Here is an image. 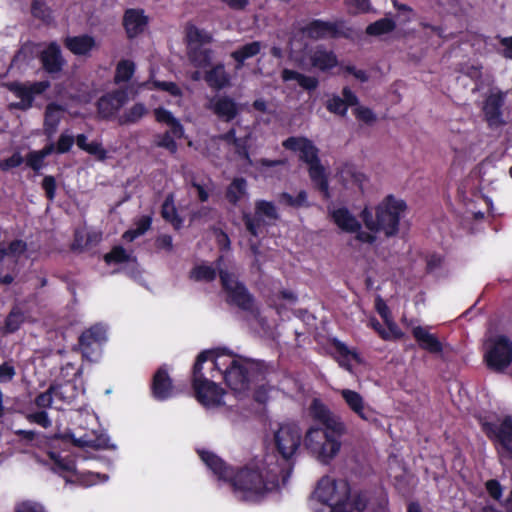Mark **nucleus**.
Instances as JSON below:
<instances>
[{"instance_id":"nucleus-1","label":"nucleus","mask_w":512,"mask_h":512,"mask_svg":"<svg viewBox=\"0 0 512 512\" xmlns=\"http://www.w3.org/2000/svg\"><path fill=\"white\" fill-rule=\"evenodd\" d=\"M273 444L282 457L275 454L256 456L234 472L214 453L199 450V456L218 480L228 482L235 497L241 501L258 502L284 485L291 475L293 461L300 451L303 432L295 421L277 423L271 428Z\"/></svg>"},{"instance_id":"nucleus-2","label":"nucleus","mask_w":512,"mask_h":512,"mask_svg":"<svg viewBox=\"0 0 512 512\" xmlns=\"http://www.w3.org/2000/svg\"><path fill=\"white\" fill-rule=\"evenodd\" d=\"M212 364L211 377H222L234 392L235 397L242 399L250 390L251 383L262 381L258 363L235 355L226 350H210L202 352L193 368V385L198 401L207 408L224 404V391L215 382L202 374V365Z\"/></svg>"},{"instance_id":"nucleus-3","label":"nucleus","mask_w":512,"mask_h":512,"mask_svg":"<svg viewBox=\"0 0 512 512\" xmlns=\"http://www.w3.org/2000/svg\"><path fill=\"white\" fill-rule=\"evenodd\" d=\"M366 505L364 495L352 492L347 481L331 476L318 481L308 500L312 512H363Z\"/></svg>"},{"instance_id":"nucleus-4","label":"nucleus","mask_w":512,"mask_h":512,"mask_svg":"<svg viewBox=\"0 0 512 512\" xmlns=\"http://www.w3.org/2000/svg\"><path fill=\"white\" fill-rule=\"evenodd\" d=\"M406 210V203L392 195L385 197L376 207V215L365 208L361 217L370 232L382 231L386 236H393L399 230V223Z\"/></svg>"},{"instance_id":"nucleus-5","label":"nucleus","mask_w":512,"mask_h":512,"mask_svg":"<svg viewBox=\"0 0 512 512\" xmlns=\"http://www.w3.org/2000/svg\"><path fill=\"white\" fill-rule=\"evenodd\" d=\"M283 147L297 153L302 161L308 165L311 181L321 191L323 197L330 198L329 185L325 168L318 158V149L306 137H289L282 143Z\"/></svg>"},{"instance_id":"nucleus-6","label":"nucleus","mask_w":512,"mask_h":512,"mask_svg":"<svg viewBox=\"0 0 512 512\" xmlns=\"http://www.w3.org/2000/svg\"><path fill=\"white\" fill-rule=\"evenodd\" d=\"M346 430L345 427L342 432L337 433L330 428L313 425L305 433L304 445L318 461L327 464L340 452L341 437Z\"/></svg>"},{"instance_id":"nucleus-7","label":"nucleus","mask_w":512,"mask_h":512,"mask_svg":"<svg viewBox=\"0 0 512 512\" xmlns=\"http://www.w3.org/2000/svg\"><path fill=\"white\" fill-rule=\"evenodd\" d=\"M51 469L62 476L67 482L79 483L83 486H92L105 482L108 477L99 473H80L75 466L74 459L69 454L49 453Z\"/></svg>"},{"instance_id":"nucleus-8","label":"nucleus","mask_w":512,"mask_h":512,"mask_svg":"<svg viewBox=\"0 0 512 512\" xmlns=\"http://www.w3.org/2000/svg\"><path fill=\"white\" fill-rule=\"evenodd\" d=\"M217 269L228 301L237 305L243 310L253 308V298L247 289L241 284L232 272L233 266L223 256L217 260Z\"/></svg>"},{"instance_id":"nucleus-9","label":"nucleus","mask_w":512,"mask_h":512,"mask_svg":"<svg viewBox=\"0 0 512 512\" xmlns=\"http://www.w3.org/2000/svg\"><path fill=\"white\" fill-rule=\"evenodd\" d=\"M479 420L488 437L495 442L500 461L512 463V417L506 416L497 423L484 418Z\"/></svg>"},{"instance_id":"nucleus-10","label":"nucleus","mask_w":512,"mask_h":512,"mask_svg":"<svg viewBox=\"0 0 512 512\" xmlns=\"http://www.w3.org/2000/svg\"><path fill=\"white\" fill-rule=\"evenodd\" d=\"M484 360L490 369L504 371L512 363V341L504 335L488 337L484 342Z\"/></svg>"},{"instance_id":"nucleus-11","label":"nucleus","mask_w":512,"mask_h":512,"mask_svg":"<svg viewBox=\"0 0 512 512\" xmlns=\"http://www.w3.org/2000/svg\"><path fill=\"white\" fill-rule=\"evenodd\" d=\"M186 38L189 60L194 67L198 69L208 67L212 59L211 50L207 47L212 40L211 34L194 25H189L186 29Z\"/></svg>"},{"instance_id":"nucleus-12","label":"nucleus","mask_w":512,"mask_h":512,"mask_svg":"<svg viewBox=\"0 0 512 512\" xmlns=\"http://www.w3.org/2000/svg\"><path fill=\"white\" fill-rule=\"evenodd\" d=\"M154 116L158 123L166 125L168 130L157 137L156 145L165 148L170 153H176L178 145L176 139L184 137V127L180 120L169 110L159 107L154 110Z\"/></svg>"},{"instance_id":"nucleus-13","label":"nucleus","mask_w":512,"mask_h":512,"mask_svg":"<svg viewBox=\"0 0 512 512\" xmlns=\"http://www.w3.org/2000/svg\"><path fill=\"white\" fill-rule=\"evenodd\" d=\"M278 218L277 210L272 202L259 200L255 204V214H243V220L247 231L253 237H260L264 234L269 221Z\"/></svg>"},{"instance_id":"nucleus-14","label":"nucleus","mask_w":512,"mask_h":512,"mask_svg":"<svg viewBox=\"0 0 512 512\" xmlns=\"http://www.w3.org/2000/svg\"><path fill=\"white\" fill-rule=\"evenodd\" d=\"M334 223L348 233H356V239L362 243L371 244L375 241V235L371 232L360 231L361 225L347 208L340 207L330 211Z\"/></svg>"},{"instance_id":"nucleus-15","label":"nucleus","mask_w":512,"mask_h":512,"mask_svg":"<svg viewBox=\"0 0 512 512\" xmlns=\"http://www.w3.org/2000/svg\"><path fill=\"white\" fill-rule=\"evenodd\" d=\"M107 339V329L104 325L97 324L85 331L79 339L83 356L89 360H95L100 354V348Z\"/></svg>"},{"instance_id":"nucleus-16","label":"nucleus","mask_w":512,"mask_h":512,"mask_svg":"<svg viewBox=\"0 0 512 512\" xmlns=\"http://www.w3.org/2000/svg\"><path fill=\"white\" fill-rule=\"evenodd\" d=\"M87 421L92 425L84 434H71L73 443L79 447L109 448V437L99 432L95 426L97 425V417L95 414L86 413Z\"/></svg>"},{"instance_id":"nucleus-17","label":"nucleus","mask_w":512,"mask_h":512,"mask_svg":"<svg viewBox=\"0 0 512 512\" xmlns=\"http://www.w3.org/2000/svg\"><path fill=\"white\" fill-rule=\"evenodd\" d=\"M505 94L496 87L488 90L483 102L482 110L490 127H498L503 124L502 106Z\"/></svg>"},{"instance_id":"nucleus-18","label":"nucleus","mask_w":512,"mask_h":512,"mask_svg":"<svg viewBox=\"0 0 512 512\" xmlns=\"http://www.w3.org/2000/svg\"><path fill=\"white\" fill-rule=\"evenodd\" d=\"M310 414L317 420L321 426L332 429L340 433L345 429V423L339 415L334 414L325 404L320 400L314 399L310 405Z\"/></svg>"},{"instance_id":"nucleus-19","label":"nucleus","mask_w":512,"mask_h":512,"mask_svg":"<svg viewBox=\"0 0 512 512\" xmlns=\"http://www.w3.org/2000/svg\"><path fill=\"white\" fill-rule=\"evenodd\" d=\"M49 87L47 81L35 82L30 85H23L19 83L11 84L10 89L15 94L19 101L12 103L11 106L18 109H28L31 107L34 100V95L41 94Z\"/></svg>"},{"instance_id":"nucleus-20","label":"nucleus","mask_w":512,"mask_h":512,"mask_svg":"<svg viewBox=\"0 0 512 512\" xmlns=\"http://www.w3.org/2000/svg\"><path fill=\"white\" fill-rule=\"evenodd\" d=\"M338 393L344 400L346 406L355 415L364 421H371L373 419V411L365 402L364 397L357 391L352 389H340Z\"/></svg>"},{"instance_id":"nucleus-21","label":"nucleus","mask_w":512,"mask_h":512,"mask_svg":"<svg viewBox=\"0 0 512 512\" xmlns=\"http://www.w3.org/2000/svg\"><path fill=\"white\" fill-rule=\"evenodd\" d=\"M26 243L14 240L8 246L0 248V265L13 270L24 258H28Z\"/></svg>"},{"instance_id":"nucleus-22","label":"nucleus","mask_w":512,"mask_h":512,"mask_svg":"<svg viewBox=\"0 0 512 512\" xmlns=\"http://www.w3.org/2000/svg\"><path fill=\"white\" fill-rule=\"evenodd\" d=\"M69 371H72V375L74 377L73 381L67 380L65 383L51 386V391H53L55 398L63 400L64 402H71L79 393L75 385V380L80 375V370L71 364H68L62 369V372H65L66 375L69 374Z\"/></svg>"},{"instance_id":"nucleus-23","label":"nucleus","mask_w":512,"mask_h":512,"mask_svg":"<svg viewBox=\"0 0 512 512\" xmlns=\"http://www.w3.org/2000/svg\"><path fill=\"white\" fill-rule=\"evenodd\" d=\"M127 100V92L123 90L107 94L98 101L99 114L104 118L111 117L120 110Z\"/></svg>"},{"instance_id":"nucleus-24","label":"nucleus","mask_w":512,"mask_h":512,"mask_svg":"<svg viewBox=\"0 0 512 512\" xmlns=\"http://www.w3.org/2000/svg\"><path fill=\"white\" fill-rule=\"evenodd\" d=\"M152 393L158 400H166L176 394L165 366L160 367L153 377Z\"/></svg>"},{"instance_id":"nucleus-25","label":"nucleus","mask_w":512,"mask_h":512,"mask_svg":"<svg viewBox=\"0 0 512 512\" xmlns=\"http://www.w3.org/2000/svg\"><path fill=\"white\" fill-rule=\"evenodd\" d=\"M412 334L419 346L433 354H440L443 351V345L438 338L430 332L429 327L415 326Z\"/></svg>"},{"instance_id":"nucleus-26","label":"nucleus","mask_w":512,"mask_h":512,"mask_svg":"<svg viewBox=\"0 0 512 512\" xmlns=\"http://www.w3.org/2000/svg\"><path fill=\"white\" fill-rule=\"evenodd\" d=\"M105 261L116 264H124V269L134 279L138 277V271H136V259L129 253H127L122 247H115L110 253L106 254Z\"/></svg>"},{"instance_id":"nucleus-27","label":"nucleus","mask_w":512,"mask_h":512,"mask_svg":"<svg viewBox=\"0 0 512 512\" xmlns=\"http://www.w3.org/2000/svg\"><path fill=\"white\" fill-rule=\"evenodd\" d=\"M147 25V17L142 10L129 9L124 15V27L130 38L142 33Z\"/></svg>"},{"instance_id":"nucleus-28","label":"nucleus","mask_w":512,"mask_h":512,"mask_svg":"<svg viewBox=\"0 0 512 512\" xmlns=\"http://www.w3.org/2000/svg\"><path fill=\"white\" fill-rule=\"evenodd\" d=\"M375 307L379 315L384 320L386 326H388V331H381V337L385 340L401 338L403 333L392 320L389 308L386 303L381 298H377Z\"/></svg>"},{"instance_id":"nucleus-29","label":"nucleus","mask_w":512,"mask_h":512,"mask_svg":"<svg viewBox=\"0 0 512 512\" xmlns=\"http://www.w3.org/2000/svg\"><path fill=\"white\" fill-rule=\"evenodd\" d=\"M65 45L73 54L86 56L96 47V41L90 35H79L67 37Z\"/></svg>"},{"instance_id":"nucleus-30","label":"nucleus","mask_w":512,"mask_h":512,"mask_svg":"<svg viewBox=\"0 0 512 512\" xmlns=\"http://www.w3.org/2000/svg\"><path fill=\"white\" fill-rule=\"evenodd\" d=\"M358 103L357 96L349 89H343V99L339 96H333L327 102V109L335 114L346 115L348 106H354Z\"/></svg>"},{"instance_id":"nucleus-31","label":"nucleus","mask_w":512,"mask_h":512,"mask_svg":"<svg viewBox=\"0 0 512 512\" xmlns=\"http://www.w3.org/2000/svg\"><path fill=\"white\" fill-rule=\"evenodd\" d=\"M338 177L342 184L348 189L358 188L362 190L367 180L366 175L356 170L352 165L343 166L338 173Z\"/></svg>"},{"instance_id":"nucleus-32","label":"nucleus","mask_w":512,"mask_h":512,"mask_svg":"<svg viewBox=\"0 0 512 512\" xmlns=\"http://www.w3.org/2000/svg\"><path fill=\"white\" fill-rule=\"evenodd\" d=\"M304 32L311 38L319 39L336 36L339 30L335 23L314 20L306 26Z\"/></svg>"},{"instance_id":"nucleus-33","label":"nucleus","mask_w":512,"mask_h":512,"mask_svg":"<svg viewBox=\"0 0 512 512\" xmlns=\"http://www.w3.org/2000/svg\"><path fill=\"white\" fill-rule=\"evenodd\" d=\"M44 68L50 72H58L61 70L64 60L61 56L60 48L57 44L51 43L41 55Z\"/></svg>"},{"instance_id":"nucleus-34","label":"nucleus","mask_w":512,"mask_h":512,"mask_svg":"<svg viewBox=\"0 0 512 512\" xmlns=\"http://www.w3.org/2000/svg\"><path fill=\"white\" fill-rule=\"evenodd\" d=\"M210 108L218 117L226 121L233 119L238 112L237 104L228 97H219L211 100Z\"/></svg>"},{"instance_id":"nucleus-35","label":"nucleus","mask_w":512,"mask_h":512,"mask_svg":"<svg viewBox=\"0 0 512 512\" xmlns=\"http://www.w3.org/2000/svg\"><path fill=\"white\" fill-rule=\"evenodd\" d=\"M310 61L313 67L325 71L337 65V58L333 52L317 47L310 54Z\"/></svg>"},{"instance_id":"nucleus-36","label":"nucleus","mask_w":512,"mask_h":512,"mask_svg":"<svg viewBox=\"0 0 512 512\" xmlns=\"http://www.w3.org/2000/svg\"><path fill=\"white\" fill-rule=\"evenodd\" d=\"M64 112L65 110L57 104L52 103L47 106L44 119V131L46 135L51 137L56 133Z\"/></svg>"},{"instance_id":"nucleus-37","label":"nucleus","mask_w":512,"mask_h":512,"mask_svg":"<svg viewBox=\"0 0 512 512\" xmlns=\"http://www.w3.org/2000/svg\"><path fill=\"white\" fill-rule=\"evenodd\" d=\"M282 79L284 82H294L296 85L306 90L315 89L318 84L315 77L306 76L290 69H284L282 71Z\"/></svg>"},{"instance_id":"nucleus-38","label":"nucleus","mask_w":512,"mask_h":512,"mask_svg":"<svg viewBox=\"0 0 512 512\" xmlns=\"http://www.w3.org/2000/svg\"><path fill=\"white\" fill-rule=\"evenodd\" d=\"M247 197L248 193L246 180L243 178H235L226 190L227 200L231 204L237 205L240 201L246 199Z\"/></svg>"},{"instance_id":"nucleus-39","label":"nucleus","mask_w":512,"mask_h":512,"mask_svg":"<svg viewBox=\"0 0 512 512\" xmlns=\"http://www.w3.org/2000/svg\"><path fill=\"white\" fill-rule=\"evenodd\" d=\"M334 347L337 353L339 364L347 370L351 371V365L353 362H361L358 353L355 350H350L344 343L335 341Z\"/></svg>"},{"instance_id":"nucleus-40","label":"nucleus","mask_w":512,"mask_h":512,"mask_svg":"<svg viewBox=\"0 0 512 512\" xmlns=\"http://www.w3.org/2000/svg\"><path fill=\"white\" fill-rule=\"evenodd\" d=\"M205 80L210 87L222 89L229 84L230 77L226 73L223 65H217L207 72Z\"/></svg>"},{"instance_id":"nucleus-41","label":"nucleus","mask_w":512,"mask_h":512,"mask_svg":"<svg viewBox=\"0 0 512 512\" xmlns=\"http://www.w3.org/2000/svg\"><path fill=\"white\" fill-rule=\"evenodd\" d=\"M261 47H262L261 43L258 41H255V42L245 44L241 48L235 50L232 53V57L237 62L236 68L239 69L243 65V63L246 59L257 55L260 52Z\"/></svg>"},{"instance_id":"nucleus-42","label":"nucleus","mask_w":512,"mask_h":512,"mask_svg":"<svg viewBox=\"0 0 512 512\" xmlns=\"http://www.w3.org/2000/svg\"><path fill=\"white\" fill-rule=\"evenodd\" d=\"M55 149L54 144H49L39 151H32L27 155L26 163L33 170H40L43 167L44 159Z\"/></svg>"},{"instance_id":"nucleus-43","label":"nucleus","mask_w":512,"mask_h":512,"mask_svg":"<svg viewBox=\"0 0 512 512\" xmlns=\"http://www.w3.org/2000/svg\"><path fill=\"white\" fill-rule=\"evenodd\" d=\"M162 216L169 221L175 229H180L183 226V219L177 215L172 195H169L162 205Z\"/></svg>"},{"instance_id":"nucleus-44","label":"nucleus","mask_w":512,"mask_h":512,"mask_svg":"<svg viewBox=\"0 0 512 512\" xmlns=\"http://www.w3.org/2000/svg\"><path fill=\"white\" fill-rule=\"evenodd\" d=\"M142 86L146 87L148 89L156 88V89L162 90L164 92H167L169 95H171L172 97L177 99V101H176L177 104H180V102H181L182 91L178 87V85L173 82L156 81L155 80V81L144 83Z\"/></svg>"},{"instance_id":"nucleus-45","label":"nucleus","mask_w":512,"mask_h":512,"mask_svg":"<svg viewBox=\"0 0 512 512\" xmlns=\"http://www.w3.org/2000/svg\"><path fill=\"white\" fill-rule=\"evenodd\" d=\"M151 225V218L148 216H142L135 222V227L126 231L123 234V238L126 241H133L137 237L143 235Z\"/></svg>"},{"instance_id":"nucleus-46","label":"nucleus","mask_w":512,"mask_h":512,"mask_svg":"<svg viewBox=\"0 0 512 512\" xmlns=\"http://www.w3.org/2000/svg\"><path fill=\"white\" fill-rule=\"evenodd\" d=\"M135 72V64L130 60H122L118 63L115 73V82H127Z\"/></svg>"},{"instance_id":"nucleus-47","label":"nucleus","mask_w":512,"mask_h":512,"mask_svg":"<svg viewBox=\"0 0 512 512\" xmlns=\"http://www.w3.org/2000/svg\"><path fill=\"white\" fill-rule=\"evenodd\" d=\"M394 28H395V23L393 20H391L389 18H383V19H380V20L370 24L367 27L366 32L369 35L380 36V35H383V34H386L390 31H392Z\"/></svg>"},{"instance_id":"nucleus-48","label":"nucleus","mask_w":512,"mask_h":512,"mask_svg":"<svg viewBox=\"0 0 512 512\" xmlns=\"http://www.w3.org/2000/svg\"><path fill=\"white\" fill-rule=\"evenodd\" d=\"M216 276V271L211 265L201 264L191 271L190 277L196 281H212Z\"/></svg>"},{"instance_id":"nucleus-49","label":"nucleus","mask_w":512,"mask_h":512,"mask_svg":"<svg viewBox=\"0 0 512 512\" xmlns=\"http://www.w3.org/2000/svg\"><path fill=\"white\" fill-rule=\"evenodd\" d=\"M146 111L143 104L137 103L120 117V123H135L146 114Z\"/></svg>"},{"instance_id":"nucleus-50","label":"nucleus","mask_w":512,"mask_h":512,"mask_svg":"<svg viewBox=\"0 0 512 512\" xmlns=\"http://www.w3.org/2000/svg\"><path fill=\"white\" fill-rule=\"evenodd\" d=\"M279 203L285 206L301 207L307 204V193L300 191L296 197L288 193H283L279 196Z\"/></svg>"},{"instance_id":"nucleus-51","label":"nucleus","mask_w":512,"mask_h":512,"mask_svg":"<svg viewBox=\"0 0 512 512\" xmlns=\"http://www.w3.org/2000/svg\"><path fill=\"white\" fill-rule=\"evenodd\" d=\"M24 321V315L17 309L14 308L8 315L5 321L6 332L12 333L19 329L20 325Z\"/></svg>"},{"instance_id":"nucleus-52","label":"nucleus","mask_w":512,"mask_h":512,"mask_svg":"<svg viewBox=\"0 0 512 512\" xmlns=\"http://www.w3.org/2000/svg\"><path fill=\"white\" fill-rule=\"evenodd\" d=\"M97 237V234L91 235L83 229L77 230L75 233L73 247L76 249H83L90 245L93 241H97Z\"/></svg>"},{"instance_id":"nucleus-53","label":"nucleus","mask_w":512,"mask_h":512,"mask_svg":"<svg viewBox=\"0 0 512 512\" xmlns=\"http://www.w3.org/2000/svg\"><path fill=\"white\" fill-rule=\"evenodd\" d=\"M243 154H244L245 158L247 159V161L249 162V164L255 166L256 169L261 174H265L267 169L270 167L285 164L284 160H268V159H261L255 163H253L251 161V159L249 158L247 151H244Z\"/></svg>"},{"instance_id":"nucleus-54","label":"nucleus","mask_w":512,"mask_h":512,"mask_svg":"<svg viewBox=\"0 0 512 512\" xmlns=\"http://www.w3.org/2000/svg\"><path fill=\"white\" fill-rule=\"evenodd\" d=\"M192 188L195 190V193L200 201L205 202L209 199V193L213 189V184L210 180L204 183L192 182Z\"/></svg>"},{"instance_id":"nucleus-55","label":"nucleus","mask_w":512,"mask_h":512,"mask_svg":"<svg viewBox=\"0 0 512 512\" xmlns=\"http://www.w3.org/2000/svg\"><path fill=\"white\" fill-rule=\"evenodd\" d=\"M345 3L351 14L367 12L370 9L369 0H345Z\"/></svg>"},{"instance_id":"nucleus-56","label":"nucleus","mask_w":512,"mask_h":512,"mask_svg":"<svg viewBox=\"0 0 512 512\" xmlns=\"http://www.w3.org/2000/svg\"><path fill=\"white\" fill-rule=\"evenodd\" d=\"M74 141V137L71 133L63 132L58 139L56 151L58 153L68 152L71 149Z\"/></svg>"},{"instance_id":"nucleus-57","label":"nucleus","mask_w":512,"mask_h":512,"mask_svg":"<svg viewBox=\"0 0 512 512\" xmlns=\"http://www.w3.org/2000/svg\"><path fill=\"white\" fill-rule=\"evenodd\" d=\"M22 162L23 158L20 153H14L11 157L0 162V169L3 171H9L20 166Z\"/></svg>"},{"instance_id":"nucleus-58","label":"nucleus","mask_w":512,"mask_h":512,"mask_svg":"<svg viewBox=\"0 0 512 512\" xmlns=\"http://www.w3.org/2000/svg\"><path fill=\"white\" fill-rule=\"evenodd\" d=\"M85 152L89 153L90 155L95 156L96 158L100 160H104L106 158V151L102 147L101 143L98 141H92L88 144L87 147H85Z\"/></svg>"},{"instance_id":"nucleus-59","label":"nucleus","mask_w":512,"mask_h":512,"mask_svg":"<svg viewBox=\"0 0 512 512\" xmlns=\"http://www.w3.org/2000/svg\"><path fill=\"white\" fill-rule=\"evenodd\" d=\"M486 490L489 495L495 500H500L503 494V489L497 480H489L486 482Z\"/></svg>"},{"instance_id":"nucleus-60","label":"nucleus","mask_w":512,"mask_h":512,"mask_svg":"<svg viewBox=\"0 0 512 512\" xmlns=\"http://www.w3.org/2000/svg\"><path fill=\"white\" fill-rule=\"evenodd\" d=\"M354 113L358 120L365 123H371L375 120V115L369 108L358 106L355 108Z\"/></svg>"},{"instance_id":"nucleus-61","label":"nucleus","mask_w":512,"mask_h":512,"mask_svg":"<svg viewBox=\"0 0 512 512\" xmlns=\"http://www.w3.org/2000/svg\"><path fill=\"white\" fill-rule=\"evenodd\" d=\"M54 397L53 391L50 388L48 391L37 396L35 403L39 408H48L52 405Z\"/></svg>"},{"instance_id":"nucleus-62","label":"nucleus","mask_w":512,"mask_h":512,"mask_svg":"<svg viewBox=\"0 0 512 512\" xmlns=\"http://www.w3.org/2000/svg\"><path fill=\"white\" fill-rule=\"evenodd\" d=\"M15 512H45L42 505L34 502H23L19 504Z\"/></svg>"},{"instance_id":"nucleus-63","label":"nucleus","mask_w":512,"mask_h":512,"mask_svg":"<svg viewBox=\"0 0 512 512\" xmlns=\"http://www.w3.org/2000/svg\"><path fill=\"white\" fill-rule=\"evenodd\" d=\"M47 197L52 200L55 196L56 183L52 176H46L42 182Z\"/></svg>"},{"instance_id":"nucleus-64","label":"nucleus","mask_w":512,"mask_h":512,"mask_svg":"<svg viewBox=\"0 0 512 512\" xmlns=\"http://www.w3.org/2000/svg\"><path fill=\"white\" fill-rule=\"evenodd\" d=\"M30 419L44 428H47L51 425V421L45 411H40L31 414Z\"/></svg>"}]
</instances>
